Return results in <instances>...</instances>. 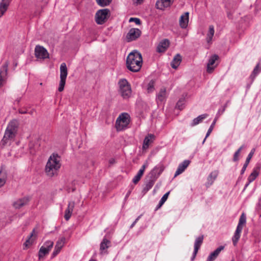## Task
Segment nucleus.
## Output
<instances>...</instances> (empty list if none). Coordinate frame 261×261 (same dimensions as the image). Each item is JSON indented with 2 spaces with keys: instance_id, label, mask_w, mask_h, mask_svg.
Instances as JSON below:
<instances>
[{
  "instance_id": "nucleus-15",
  "label": "nucleus",
  "mask_w": 261,
  "mask_h": 261,
  "mask_svg": "<svg viewBox=\"0 0 261 261\" xmlns=\"http://www.w3.org/2000/svg\"><path fill=\"white\" fill-rule=\"evenodd\" d=\"M170 44L169 40L165 39L162 40L156 47V51L158 53H164L168 48Z\"/></svg>"
},
{
  "instance_id": "nucleus-36",
  "label": "nucleus",
  "mask_w": 261,
  "mask_h": 261,
  "mask_svg": "<svg viewBox=\"0 0 261 261\" xmlns=\"http://www.w3.org/2000/svg\"><path fill=\"white\" fill-rule=\"evenodd\" d=\"M169 193H170V192H168L163 196V197L161 198V200H160L159 204L156 206V210L160 208L163 205V204L165 202V201L167 200V199L168 197Z\"/></svg>"
},
{
  "instance_id": "nucleus-31",
  "label": "nucleus",
  "mask_w": 261,
  "mask_h": 261,
  "mask_svg": "<svg viewBox=\"0 0 261 261\" xmlns=\"http://www.w3.org/2000/svg\"><path fill=\"white\" fill-rule=\"evenodd\" d=\"M215 30L213 25L209 26L208 31L207 33L206 41L208 43H210L212 40L213 37L214 35Z\"/></svg>"
},
{
  "instance_id": "nucleus-33",
  "label": "nucleus",
  "mask_w": 261,
  "mask_h": 261,
  "mask_svg": "<svg viewBox=\"0 0 261 261\" xmlns=\"http://www.w3.org/2000/svg\"><path fill=\"white\" fill-rule=\"evenodd\" d=\"M218 117L216 116L215 117V118L214 119V120H213V122H212V123L211 124V126H210L207 132V133L206 134V136H205V138L204 139L203 142H202V144H204V143L205 142V140H206V139L210 136V135L211 134V133H212V130H213L214 128V126L216 124V121L217 120V119H218Z\"/></svg>"
},
{
  "instance_id": "nucleus-5",
  "label": "nucleus",
  "mask_w": 261,
  "mask_h": 261,
  "mask_svg": "<svg viewBox=\"0 0 261 261\" xmlns=\"http://www.w3.org/2000/svg\"><path fill=\"white\" fill-rule=\"evenodd\" d=\"M119 92L123 98H128L130 96L132 89L130 84L125 79H121L119 82Z\"/></svg>"
},
{
  "instance_id": "nucleus-20",
  "label": "nucleus",
  "mask_w": 261,
  "mask_h": 261,
  "mask_svg": "<svg viewBox=\"0 0 261 261\" xmlns=\"http://www.w3.org/2000/svg\"><path fill=\"white\" fill-rule=\"evenodd\" d=\"M75 203L74 201H70L68 203V207L65 212L64 218L66 220L68 221L72 215Z\"/></svg>"
},
{
  "instance_id": "nucleus-59",
  "label": "nucleus",
  "mask_w": 261,
  "mask_h": 261,
  "mask_svg": "<svg viewBox=\"0 0 261 261\" xmlns=\"http://www.w3.org/2000/svg\"><path fill=\"white\" fill-rule=\"evenodd\" d=\"M142 1H143V0H137V1H138V2H139V3H140V2H142Z\"/></svg>"
},
{
  "instance_id": "nucleus-48",
  "label": "nucleus",
  "mask_w": 261,
  "mask_h": 261,
  "mask_svg": "<svg viewBox=\"0 0 261 261\" xmlns=\"http://www.w3.org/2000/svg\"><path fill=\"white\" fill-rule=\"evenodd\" d=\"M61 248H59L57 246L55 247L54 250L52 253L53 257L56 256L61 251Z\"/></svg>"
},
{
  "instance_id": "nucleus-21",
  "label": "nucleus",
  "mask_w": 261,
  "mask_h": 261,
  "mask_svg": "<svg viewBox=\"0 0 261 261\" xmlns=\"http://www.w3.org/2000/svg\"><path fill=\"white\" fill-rule=\"evenodd\" d=\"M224 248V247L223 246H220L218 248H217L215 251L211 253L209 256H208L206 261H214L217 257L220 252L223 250Z\"/></svg>"
},
{
  "instance_id": "nucleus-50",
  "label": "nucleus",
  "mask_w": 261,
  "mask_h": 261,
  "mask_svg": "<svg viewBox=\"0 0 261 261\" xmlns=\"http://www.w3.org/2000/svg\"><path fill=\"white\" fill-rule=\"evenodd\" d=\"M109 164L112 165L115 163V160L114 158H111L109 160Z\"/></svg>"
},
{
  "instance_id": "nucleus-1",
  "label": "nucleus",
  "mask_w": 261,
  "mask_h": 261,
  "mask_svg": "<svg viewBox=\"0 0 261 261\" xmlns=\"http://www.w3.org/2000/svg\"><path fill=\"white\" fill-rule=\"evenodd\" d=\"M126 65L130 71H139L142 65V57L141 53L137 51L129 53L126 59Z\"/></svg>"
},
{
  "instance_id": "nucleus-17",
  "label": "nucleus",
  "mask_w": 261,
  "mask_h": 261,
  "mask_svg": "<svg viewBox=\"0 0 261 261\" xmlns=\"http://www.w3.org/2000/svg\"><path fill=\"white\" fill-rule=\"evenodd\" d=\"M190 163V161L189 160H186L184 161L181 163L179 164L175 173L174 177H175L178 175L181 174L188 167Z\"/></svg>"
},
{
  "instance_id": "nucleus-39",
  "label": "nucleus",
  "mask_w": 261,
  "mask_h": 261,
  "mask_svg": "<svg viewBox=\"0 0 261 261\" xmlns=\"http://www.w3.org/2000/svg\"><path fill=\"white\" fill-rule=\"evenodd\" d=\"M48 249H47L45 246H42L39 251V257L40 258L41 257H43L46 254L49 253Z\"/></svg>"
},
{
  "instance_id": "nucleus-53",
  "label": "nucleus",
  "mask_w": 261,
  "mask_h": 261,
  "mask_svg": "<svg viewBox=\"0 0 261 261\" xmlns=\"http://www.w3.org/2000/svg\"><path fill=\"white\" fill-rule=\"evenodd\" d=\"M19 112L20 113H21V114H26V113H27V112L26 111H23V110H20L19 111Z\"/></svg>"
},
{
  "instance_id": "nucleus-35",
  "label": "nucleus",
  "mask_w": 261,
  "mask_h": 261,
  "mask_svg": "<svg viewBox=\"0 0 261 261\" xmlns=\"http://www.w3.org/2000/svg\"><path fill=\"white\" fill-rule=\"evenodd\" d=\"M154 138V136L152 134H149L146 136L143 141V148L146 149L148 147L150 140Z\"/></svg>"
},
{
  "instance_id": "nucleus-25",
  "label": "nucleus",
  "mask_w": 261,
  "mask_h": 261,
  "mask_svg": "<svg viewBox=\"0 0 261 261\" xmlns=\"http://www.w3.org/2000/svg\"><path fill=\"white\" fill-rule=\"evenodd\" d=\"M166 98V90L165 88H161L160 92L156 94V100L157 102L159 101L162 102L165 100Z\"/></svg>"
},
{
  "instance_id": "nucleus-19",
  "label": "nucleus",
  "mask_w": 261,
  "mask_h": 261,
  "mask_svg": "<svg viewBox=\"0 0 261 261\" xmlns=\"http://www.w3.org/2000/svg\"><path fill=\"white\" fill-rule=\"evenodd\" d=\"M189 12H185L180 16L179 22L181 28L186 29L187 27L189 22Z\"/></svg>"
},
{
  "instance_id": "nucleus-30",
  "label": "nucleus",
  "mask_w": 261,
  "mask_h": 261,
  "mask_svg": "<svg viewBox=\"0 0 261 261\" xmlns=\"http://www.w3.org/2000/svg\"><path fill=\"white\" fill-rule=\"evenodd\" d=\"M35 232V229H33L32 233L30 234L29 237H28V239L26 240V241L23 244V249H26L30 247L33 243V239H32V238L33 237L34 234Z\"/></svg>"
},
{
  "instance_id": "nucleus-6",
  "label": "nucleus",
  "mask_w": 261,
  "mask_h": 261,
  "mask_svg": "<svg viewBox=\"0 0 261 261\" xmlns=\"http://www.w3.org/2000/svg\"><path fill=\"white\" fill-rule=\"evenodd\" d=\"M246 217L244 213H243L239 219V223L237 225V229L234 234L232 237V241L234 246H236L241 236V233L243 229V225L246 224Z\"/></svg>"
},
{
  "instance_id": "nucleus-7",
  "label": "nucleus",
  "mask_w": 261,
  "mask_h": 261,
  "mask_svg": "<svg viewBox=\"0 0 261 261\" xmlns=\"http://www.w3.org/2000/svg\"><path fill=\"white\" fill-rule=\"evenodd\" d=\"M110 15L108 9H101L97 11L95 14V21L98 24H102L106 22Z\"/></svg>"
},
{
  "instance_id": "nucleus-34",
  "label": "nucleus",
  "mask_w": 261,
  "mask_h": 261,
  "mask_svg": "<svg viewBox=\"0 0 261 261\" xmlns=\"http://www.w3.org/2000/svg\"><path fill=\"white\" fill-rule=\"evenodd\" d=\"M244 148H245V145H242L241 146H240V147L234 152V154H233V158H232V161L234 162H237L239 160V155L240 154V153H241V151H242V150L243 149H244Z\"/></svg>"
},
{
  "instance_id": "nucleus-37",
  "label": "nucleus",
  "mask_w": 261,
  "mask_h": 261,
  "mask_svg": "<svg viewBox=\"0 0 261 261\" xmlns=\"http://www.w3.org/2000/svg\"><path fill=\"white\" fill-rule=\"evenodd\" d=\"M203 238H204L203 236L201 235V236L197 237L196 239L195 243H194V248H196V247H197V249H199L201 245H202V244L203 243Z\"/></svg>"
},
{
  "instance_id": "nucleus-45",
  "label": "nucleus",
  "mask_w": 261,
  "mask_h": 261,
  "mask_svg": "<svg viewBox=\"0 0 261 261\" xmlns=\"http://www.w3.org/2000/svg\"><path fill=\"white\" fill-rule=\"evenodd\" d=\"M54 245V242L51 241H47L45 242L43 246H45L48 250L50 251Z\"/></svg>"
},
{
  "instance_id": "nucleus-32",
  "label": "nucleus",
  "mask_w": 261,
  "mask_h": 261,
  "mask_svg": "<svg viewBox=\"0 0 261 261\" xmlns=\"http://www.w3.org/2000/svg\"><path fill=\"white\" fill-rule=\"evenodd\" d=\"M261 71V69L259 68V64L258 63L255 68H254L253 70L252 71L250 76V78L253 81L254 79L255 78L256 76L259 74V73Z\"/></svg>"
},
{
  "instance_id": "nucleus-11",
  "label": "nucleus",
  "mask_w": 261,
  "mask_h": 261,
  "mask_svg": "<svg viewBox=\"0 0 261 261\" xmlns=\"http://www.w3.org/2000/svg\"><path fill=\"white\" fill-rule=\"evenodd\" d=\"M154 171H150L149 173L150 179L148 182L146 183L145 186L142 191L144 193H147L150 189L152 188L154 185V182L156 180V176L154 174Z\"/></svg>"
},
{
  "instance_id": "nucleus-61",
  "label": "nucleus",
  "mask_w": 261,
  "mask_h": 261,
  "mask_svg": "<svg viewBox=\"0 0 261 261\" xmlns=\"http://www.w3.org/2000/svg\"><path fill=\"white\" fill-rule=\"evenodd\" d=\"M231 261H234L233 260H232Z\"/></svg>"
},
{
  "instance_id": "nucleus-38",
  "label": "nucleus",
  "mask_w": 261,
  "mask_h": 261,
  "mask_svg": "<svg viewBox=\"0 0 261 261\" xmlns=\"http://www.w3.org/2000/svg\"><path fill=\"white\" fill-rule=\"evenodd\" d=\"M7 179L6 174L0 170V188L3 187L6 183Z\"/></svg>"
},
{
  "instance_id": "nucleus-26",
  "label": "nucleus",
  "mask_w": 261,
  "mask_h": 261,
  "mask_svg": "<svg viewBox=\"0 0 261 261\" xmlns=\"http://www.w3.org/2000/svg\"><path fill=\"white\" fill-rule=\"evenodd\" d=\"M181 62V56L179 54H176L172 62H171V66L174 69H176L180 65Z\"/></svg>"
},
{
  "instance_id": "nucleus-54",
  "label": "nucleus",
  "mask_w": 261,
  "mask_h": 261,
  "mask_svg": "<svg viewBox=\"0 0 261 261\" xmlns=\"http://www.w3.org/2000/svg\"><path fill=\"white\" fill-rule=\"evenodd\" d=\"M250 183H249V181H247V182L245 184L244 190H245L247 187L249 185Z\"/></svg>"
},
{
  "instance_id": "nucleus-10",
  "label": "nucleus",
  "mask_w": 261,
  "mask_h": 261,
  "mask_svg": "<svg viewBox=\"0 0 261 261\" xmlns=\"http://www.w3.org/2000/svg\"><path fill=\"white\" fill-rule=\"evenodd\" d=\"M141 32L139 29H130L126 35V40L129 42L137 39L141 35Z\"/></svg>"
},
{
  "instance_id": "nucleus-46",
  "label": "nucleus",
  "mask_w": 261,
  "mask_h": 261,
  "mask_svg": "<svg viewBox=\"0 0 261 261\" xmlns=\"http://www.w3.org/2000/svg\"><path fill=\"white\" fill-rule=\"evenodd\" d=\"M184 100L179 99L176 103V108L179 110H182L184 108Z\"/></svg>"
},
{
  "instance_id": "nucleus-3",
  "label": "nucleus",
  "mask_w": 261,
  "mask_h": 261,
  "mask_svg": "<svg viewBox=\"0 0 261 261\" xmlns=\"http://www.w3.org/2000/svg\"><path fill=\"white\" fill-rule=\"evenodd\" d=\"M17 131V121L16 120H12L8 124L3 139L1 143L4 146L8 142L9 140L13 139L15 136Z\"/></svg>"
},
{
  "instance_id": "nucleus-43",
  "label": "nucleus",
  "mask_w": 261,
  "mask_h": 261,
  "mask_svg": "<svg viewBox=\"0 0 261 261\" xmlns=\"http://www.w3.org/2000/svg\"><path fill=\"white\" fill-rule=\"evenodd\" d=\"M66 239L65 237H62L57 242L55 246L59 248H62L65 243Z\"/></svg>"
},
{
  "instance_id": "nucleus-40",
  "label": "nucleus",
  "mask_w": 261,
  "mask_h": 261,
  "mask_svg": "<svg viewBox=\"0 0 261 261\" xmlns=\"http://www.w3.org/2000/svg\"><path fill=\"white\" fill-rule=\"evenodd\" d=\"M9 5L0 3V17H1L7 11Z\"/></svg>"
},
{
  "instance_id": "nucleus-51",
  "label": "nucleus",
  "mask_w": 261,
  "mask_h": 261,
  "mask_svg": "<svg viewBox=\"0 0 261 261\" xmlns=\"http://www.w3.org/2000/svg\"><path fill=\"white\" fill-rule=\"evenodd\" d=\"M11 0H2L1 3H4L6 4L9 5Z\"/></svg>"
},
{
  "instance_id": "nucleus-52",
  "label": "nucleus",
  "mask_w": 261,
  "mask_h": 261,
  "mask_svg": "<svg viewBox=\"0 0 261 261\" xmlns=\"http://www.w3.org/2000/svg\"><path fill=\"white\" fill-rule=\"evenodd\" d=\"M198 249H197V248H194V252H193V256H196L198 251Z\"/></svg>"
},
{
  "instance_id": "nucleus-60",
  "label": "nucleus",
  "mask_w": 261,
  "mask_h": 261,
  "mask_svg": "<svg viewBox=\"0 0 261 261\" xmlns=\"http://www.w3.org/2000/svg\"><path fill=\"white\" fill-rule=\"evenodd\" d=\"M89 261H95L94 259H90Z\"/></svg>"
},
{
  "instance_id": "nucleus-27",
  "label": "nucleus",
  "mask_w": 261,
  "mask_h": 261,
  "mask_svg": "<svg viewBox=\"0 0 261 261\" xmlns=\"http://www.w3.org/2000/svg\"><path fill=\"white\" fill-rule=\"evenodd\" d=\"M207 116L208 114H203L198 116L197 117L194 118L192 122L190 124V126L193 127L198 124L199 123L203 121V120L207 118Z\"/></svg>"
},
{
  "instance_id": "nucleus-47",
  "label": "nucleus",
  "mask_w": 261,
  "mask_h": 261,
  "mask_svg": "<svg viewBox=\"0 0 261 261\" xmlns=\"http://www.w3.org/2000/svg\"><path fill=\"white\" fill-rule=\"evenodd\" d=\"M129 22H134L138 25H140L141 24V20L138 18L131 17L129 20Z\"/></svg>"
},
{
  "instance_id": "nucleus-24",
  "label": "nucleus",
  "mask_w": 261,
  "mask_h": 261,
  "mask_svg": "<svg viewBox=\"0 0 261 261\" xmlns=\"http://www.w3.org/2000/svg\"><path fill=\"white\" fill-rule=\"evenodd\" d=\"M255 149L252 148L251 149V151L250 152V153H249V154L248 155V156L246 158L245 163L244 164L243 167H242V170L241 171V174L242 175L244 173V172H245V170L250 161V160L252 158V156L255 152Z\"/></svg>"
},
{
  "instance_id": "nucleus-8",
  "label": "nucleus",
  "mask_w": 261,
  "mask_h": 261,
  "mask_svg": "<svg viewBox=\"0 0 261 261\" xmlns=\"http://www.w3.org/2000/svg\"><path fill=\"white\" fill-rule=\"evenodd\" d=\"M60 81L58 90L59 92L63 91L66 83V79L67 76L68 71L66 64L65 63H62L60 65Z\"/></svg>"
},
{
  "instance_id": "nucleus-58",
  "label": "nucleus",
  "mask_w": 261,
  "mask_h": 261,
  "mask_svg": "<svg viewBox=\"0 0 261 261\" xmlns=\"http://www.w3.org/2000/svg\"><path fill=\"white\" fill-rule=\"evenodd\" d=\"M32 144H31V143L29 144V146H30V149H31V148H32Z\"/></svg>"
},
{
  "instance_id": "nucleus-56",
  "label": "nucleus",
  "mask_w": 261,
  "mask_h": 261,
  "mask_svg": "<svg viewBox=\"0 0 261 261\" xmlns=\"http://www.w3.org/2000/svg\"><path fill=\"white\" fill-rule=\"evenodd\" d=\"M141 215L139 216L138 217V218L135 220V222H136V223L137 222V221L139 220V219L140 218Z\"/></svg>"
},
{
  "instance_id": "nucleus-55",
  "label": "nucleus",
  "mask_w": 261,
  "mask_h": 261,
  "mask_svg": "<svg viewBox=\"0 0 261 261\" xmlns=\"http://www.w3.org/2000/svg\"><path fill=\"white\" fill-rule=\"evenodd\" d=\"M136 222H135V221H134V222L132 224V225H130V228H133V227L135 226V225L136 224Z\"/></svg>"
},
{
  "instance_id": "nucleus-57",
  "label": "nucleus",
  "mask_w": 261,
  "mask_h": 261,
  "mask_svg": "<svg viewBox=\"0 0 261 261\" xmlns=\"http://www.w3.org/2000/svg\"><path fill=\"white\" fill-rule=\"evenodd\" d=\"M195 256H192V257H191V260H194V258H195Z\"/></svg>"
},
{
  "instance_id": "nucleus-23",
  "label": "nucleus",
  "mask_w": 261,
  "mask_h": 261,
  "mask_svg": "<svg viewBox=\"0 0 261 261\" xmlns=\"http://www.w3.org/2000/svg\"><path fill=\"white\" fill-rule=\"evenodd\" d=\"M218 175V171L217 170L212 172L207 178V182L205 184L206 187H209L211 186L215 180L216 179Z\"/></svg>"
},
{
  "instance_id": "nucleus-13",
  "label": "nucleus",
  "mask_w": 261,
  "mask_h": 261,
  "mask_svg": "<svg viewBox=\"0 0 261 261\" xmlns=\"http://www.w3.org/2000/svg\"><path fill=\"white\" fill-rule=\"evenodd\" d=\"M261 165L259 164H256L255 167L253 168L252 173L248 176L247 180L249 181V183H251L253 181L255 178L258 176L259 171L260 170Z\"/></svg>"
},
{
  "instance_id": "nucleus-49",
  "label": "nucleus",
  "mask_w": 261,
  "mask_h": 261,
  "mask_svg": "<svg viewBox=\"0 0 261 261\" xmlns=\"http://www.w3.org/2000/svg\"><path fill=\"white\" fill-rule=\"evenodd\" d=\"M130 193H131V190H129V191L127 192V193H126V195H125V198H124V200H126L128 198V197L129 196V195H130Z\"/></svg>"
},
{
  "instance_id": "nucleus-44",
  "label": "nucleus",
  "mask_w": 261,
  "mask_h": 261,
  "mask_svg": "<svg viewBox=\"0 0 261 261\" xmlns=\"http://www.w3.org/2000/svg\"><path fill=\"white\" fill-rule=\"evenodd\" d=\"M229 102V101H227L226 103L223 106L222 109H219L217 113L216 116L219 117V116L221 115H222L225 111L226 108L227 107V105Z\"/></svg>"
},
{
  "instance_id": "nucleus-28",
  "label": "nucleus",
  "mask_w": 261,
  "mask_h": 261,
  "mask_svg": "<svg viewBox=\"0 0 261 261\" xmlns=\"http://www.w3.org/2000/svg\"><path fill=\"white\" fill-rule=\"evenodd\" d=\"M165 169L164 165L162 163H160L156 166H155L151 171H154L155 176H156V179L159 177L160 174L162 173Z\"/></svg>"
},
{
  "instance_id": "nucleus-14",
  "label": "nucleus",
  "mask_w": 261,
  "mask_h": 261,
  "mask_svg": "<svg viewBox=\"0 0 261 261\" xmlns=\"http://www.w3.org/2000/svg\"><path fill=\"white\" fill-rule=\"evenodd\" d=\"M8 63L6 62L0 69V88L2 86L3 83L7 75Z\"/></svg>"
},
{
  "instance_id": "nucleus-9",
  "label": "nucleus",
  "mask_w": 261,
  "mask_h": 261,
  "mask_svg": "<svg viewBox=\"0 0 261 261\" xmlns=\"http://www.w3.org/2000/svg\"><path fill=\"white\" fill-rule=\"evenodd\" d=\"M35 55L38 59H45L49 58L47 50L42 46L37 45L35 49Z\"/></svg>"
},
{
  "instance_id": "nucleus-42",
  "label": "nucleus",
  "mask_w": 261,
  "mask_h": 261,
  "mask_svg": "<svg viewBox=\"0 0 261 261\" xmlns=\"http://www.w3.org/2000/svg\"><path fill=\"white\" fill-rule=\"evenodd\" d=\"M112 0H96L97 4L101 7H105L108 6L111 2Z\"/></svg>"
},
{
  "instance_id": "nucleus-41",
  "label": "nucleus",
  "mask_w": 261,
  "mask_h": 261,
  "mask_svg": "<svg viewBox=\"0 0 261 261\" xmlns=\"http://www.w3.org/2000/svg\"><path fill=\"white\" fill-rule=\"evenodd\" d=\"M155 81L151 80L147 86V91L148 93H152L154 90Z\"/></svg>"
},
{
  "instance_id": "nucleus-12",
  "label": "nucleus",
  "mask_w": 261,
  "mask_h": 261,
  "mask_svg": "<svg viewBox=\"0 0 261 261\" xmlns=\"http://www.w3.org/2000/svg\"><path fill=\"white\" fill-rule=\"evenodd\" d=\"M174 0H158L155 4L156 8L158 9L164 10L165 8L170 7L173 3Z\"/></svg>"
},
{
  "instance_id": "nucleus-4",
  "label": "nucleus",
  "mask_w": 261,
  "mask_h": 261,
  "mask_svg": "<svg viewBox=\"0 0 261 261\" xmlns=\"http://www.w3.org/2000/svg\"><path fill=\"white\" fill-rule=\"evenodd\" d=\"M130 122V116L127 113H122L117 118L115 127L117 131H121L127 127Z\"/></svg>"
},
{
  "instance_id": "nucleus-2",
  "label": "nucleus",
  "mask_w": 261,
  "mask_h": 261,
  "mask_svg": "<svg viewBox=\"0 0 261 261\" xmlns=\"http://www.w3.org/2000/svg\"><path fill=\"white\" fill-rule=\"evenodd\" d=\"M61 167L60 156L57 154H52L49 158L45 167V172L49 177L57 174Z\"/></svg>"
},
{
  "instance_id": "nucleus-22",
  "label": "nucleus",
  "mask_w": 261,
  "mask_h": 261,
  "mask_svg": "<svg viewBox=\"0 0 261 261\" xmlns=\"http://www.w3.org/2000/svg\"><path fill=\"white\" fill-rule=\"evenodd\" d=\"M29 199L27 197H24L22 198L19 199L15 201L13 203V206L15 208L19 209L22 207L23 206L27 204L29 202Z\"/></svg>"
},
{
  "instance_id": "nucleus-18",
  "label": "nucleus",
  "mask_w": 261,
  "mask_h": 261,
  "mask_svg": "<svg viewBox=\"0 0 261 261\" xmlns=\"http://www.w3.org/2000/svg\"><path fill=\"white\" fill-rule=\"evenodd\" d=\"M148 163L146 162L141 167V169L139 170L136 175H135L133 179V182L135 184H137L140 180L141 177L143 175L145 169L148 167Z\"/></svg>"
},
{
  "instance_id": "nucleus-16",
  "label": "nucleus",
  "mask_w": 261,
  "mask_h": 261,
  "mask_svg": "<svg viewBox=\"0 0 261 261\" xmlns=\"http://www.w3.org/2000/svg\"><path fill=\"white\" fill-rule=\"evenodd\" d=\"M218 59V56L216 55H214L211 57L207 64L206 70L208 73H211L213 71L216 66V65L214 66V64Z\"/></svg>"
},
{
  "instance_id": "nucleus-29",
  "label": "nucleus",
  "mask_w": 261,
  "mask_h": 261,
  "mask_svg": "<svg viewBox=\"0 0 261 261\" xmlns=\"http://www.w3.org/2000/svg\"><path fill=\"white\" fill-rule=\"evenodd\" d=\"M111 245V242L106 238H104L100 244V250L102 252L108 249Z\"/></svg>"
}]
</instances>
